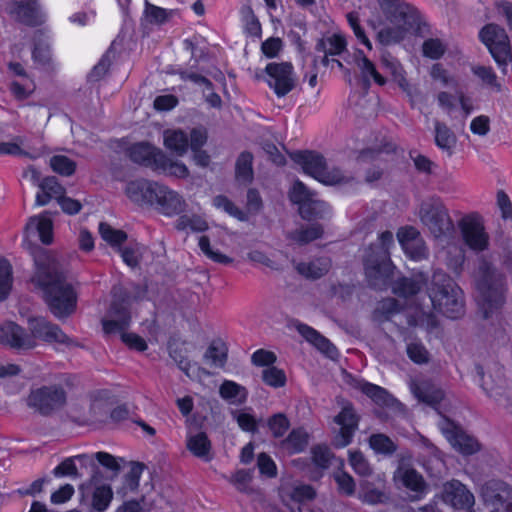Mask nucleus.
<instances>
[{
    "mask_svg": "<svg viewBox=\"0 0 512 512\" xmlns=\"http://www.w3.org/2000/svg\"><path fill=\"white\" fill-rule=\"evenodd\" d=\"M396 237L404 254L411 261L419 262L429 257V250L420 231L412 226L405 225L398 228Z\"/></svg>",
    "mask_w": 512,
    "mask_h": 512,
    "instance_id": "ddd939ff",
    "label": "nucleus"
},
{
    "mask_svg": "<svg viewBox=\"0 0 512 512\" xmlns=\"http://www.w3.org/2000/svg\"><path fill=\"white\" fill-rule=\"evenodd\" d=\"M403 485L412 492L424 493L426 491V482L423 476L414 468L406 469L402 474Z\"/></svg>",
    "mask_w": 512,
    "mask_h": 512,
    "instance_id": "864d4df0",
    "label": "nucleus"
},
{
    "mask_svg": "<svg viewBox=\"0 0 512 512\" xmlns=\"http://www.w3.org/2000/svg\"><path fill=\"white\" fill-rule=\"evenodd\" d=\"M108 314L111 318L101 320L103 332L107 335L127 333L131 324V313L129 308L120 301H113L110 305Z\"/></svg>",
    "mask_w": 512,
    "mask_h": 512,
    "instance_id": "dca6fc26",
    "label": "nucleus"
},
{
    "mask_svg": "<svg viewBox=\"0 0 512 512\" xmlns=\"http://www.w3.org/2000/svg\"><path fill=\"white\" fill-rule=\"evenodd\" d=\"M394 245L393 233L389 230L383 231L378 235L376 242H372L366 248V251L384 255L386 258L391 257V248Z\"/></svg>",
    "mask_w": 512,
    "mask_h": 512,
    "instance_id": "49530a36",
    "label": "nucleus"
},
{
    "mask_svg": "<svg viewBox=\"0 0 512 512\" xmlns=\"http://www.w3.org/2000/svg\"><path fill=\"white\" fill-rule=\"evenodd\" d=\"M476 289L479 292V307L483 312V317L488 319L505 303L506 277L494 269L486 267L476 281Z\"/></svg>",
    "mask_w": 512,
    "mask_h": 512,
    "instance_id": "0eeeda50",
    "label": "nucleus"
},
{
    "mask_svg": "<svg viewBox=\"0 0 512 512\" xmlns=\"http://www.w3.org/2000/svg\"><path fill=\"white\" fill-rule=\"evenodd\" d=\"M66 193L65 187L55 176H48L42 179L36 193L35 203L37 206H45L52 199L58 201Z\"/></svg>",
    "mask_w": 512,
    "mask_h": 512,
    "instance_id": "5701e85b",
    "label": "nucleus"
},
{
    "mask_svg": "<svg viewBox=\"0 0 512 512\" xmlns=\"http://www.w3.org/2000/svg\"><path fill=\"white\" fill-rule=\"evenodd\" d=\"M370 448L377 454L392 455L397 451V444L384 433H374L369 436Z\"/></svg>",
    "mask_w": 512,
    "mask_h": 512,
    "instance_id": "e433bc0d",
    "label": "nucleus"
},
{
    "mask_svg": "<svg viewBox=\"0 0 512 512\" xmlns=\"http://www.w3.org/2000/svg\"><path fill=\"white\" fill-rule=\"evenodd\" d=\"M208 140V133L204 127H194L190 130V150L197 165L207 167L210 163V156L203 150Z\"/></svg>",
    "mask_w": 512,
    "mask_h": 512,
    "instance_id": "b1692460",
    "label": "nucleus"
},
{
    "mask_svg": "<svg viewBox=\"0 0 512 512\" xmlns=\"http://www.w3.org/2000/svg\"><path fill=\"white\" fill-rule=\"evenodd\" d=\"M228 345L221 339L216 338L211 341L204 357L211 362V365L216 368H224L228 361Z\"/></svg>",
    "mask_w": 512,
    "mask_h": 512,
    "instance_id": "c756f323",
    "label": "nucleus"
},
{
    "mask_svg": "<svg viewBox=\"0 0 512 512\" xmlns=\"http://www.w3.org/2000/svg\"><path fill=\"white\" fill-rule=\"evenodd\" d=\"M446 495L455 509H471L475 504L474 495L467 487L459 481H453L446 488Z\"/></svg>",
    "mask_w": 512,
    "mask_h": 512,
    "instance_id": "393cba45",
    "label": "nucleus"
},
{
    "mask_svg": "<svg viewBox=\"0 0 512 512\" xmlns=\"http://www.w3.org/2000/svg\"><path fill=\"white\" fill-rule=\"evenodd\" d=\"M253 154L250 151L241 152L235 163V178L239 182L251 183L254 179Z\"/></svg>",
    "mask_w": 512,
    "mask_h": 512,
    "instance_id": "2f4dec72",
    "label": "nucleus"
},
{
    "mask_svg": "<svg viewBox=\"0 0 512 512\" xmlns=\"http://www.w3.org/2000/svg\"><path fill=\"white\" fill-rule=\"evenodd\" d=\"M429 297L433 308L446 318L459 319L465 313L463 291L447 273H433Z\"/></svg>",
    "mask_w": 512,
    "mask_h": 512,
    "instance_id": "39448f33",
    "label": "nucleus"
},
{
    "mask_svg": "<svg viewBox=\"0 0 512 512\" xmlns=\"http://www.w3.org/2000/svg\"><path fill=\"white\" fill-rule=\"evenodd\" d=\"M333 454L326 445H316L311 449L312 462L318 468H329Z\"/></svg>",
    "mask_w": 512,
    "mask_h": 512,
    "instance_id": "e2e57ef3",
    "label": "nucleus"
},
{
    "mask_svg": "<svg viewBox=\"0 0 512 512\" xmlns=\"http://www.w3.org/2000/svg\"><path fill=\"white\" fill-rule=\"evenodd\" d=\"M186 446L193 456L206 462L212 460V444L205 432L201 431L189 436L186 441Z\"/></svg>",
    "mask_w": 512,
    "mask_h": 512,
    "instance_id": "cd10ccee",
    "label": "nucleus"
},
{
    "mask_svg": "<svg viewBox=\"0 0 512 512\" xmlns=\"http://www.w3.org/2000/svg\"><path fill=\"white\" fill-rule=\"evenodd\" d=\"M220 397L231 403L242 405L248 399L246 387L232 380H224L219 387Z\"/></svg>",
    "mask_w": 512,
    "mask_h": 512,
    "instance_id": "7c9ffc66",
    "label": "nucleus"
},
{
    "mask_svg": "<svg viewBox=\"0 0 512 512\" xmlns=\"http://www.w3.org/2000/svg\"><path fill=\"white\" fill-rule=\"evenodd\" d=\"M113 499V491L109 485L97 487L92 494V508L96 512H105Z\"/></svg>",
    "mask_w": 512,
    "mask_h": 512,
    "instance_id": "de8ad7c7",
    "label": "nucleus"
},
{
    "mask_svg": "<svg viewBox=\"0 0 512 512\" xmlns=\"http://www.w3.org/2000/svg\"><path fill=\"white\" fill-rule=\"evenodd\" d=\"M50 167L55 173L69 177L75 173L77 164L65 155H54L50 158Z\"/></svg>",
    "mask_w": 512,
    "mask_h": 512,
    "instance_id": "3c124183",
    "label": "nucleus"
},
{
    "mask_svg": "<svg viewBox=\"0 0 512 512\" xmlns=\"http://www.w3.org/2000/svg\"><path fill=\"white\" fill-rule=\"evenodd\" d=\"M30 334L13 321L0 325V344L16 350H29L36 346V339L47 343L69 344L70 338L63 330L44 317H31L28 320Z\"/></svg>",
    "mask_w": 512,
    "mask_h": 512,
    "instance_id": "f03ea898",
    "label": "nucleus"
},
{
    "mask_svg": "<svg viewBox=\"0 0 512 512\" xmlns=\"http://www.w3.org/2000/svg\"><path fill=\"white\" fill-rule=\"evenodd\" d=\"M334 480L337 483L340 493L351 496L355 493L356 483L353 477L344 470L334 474Z\"/></svg>",
    "mask_w": 512,
    "mask_h": 512,
    "instance_id": "774afa93",
    "label": "nucleus"
},
{
    "mask_svg": "<svg viewBox=\"0 0 512 512\" xmlns=\"http://www.w3.org/2000/svg\"><path fill=\"white\" fill-rule=\"evenodd\" d=\"M459 229L465 245L472 251L483 252L489 247V235L478 214H469L459 221Z\"/></svg>",
    "mask_w": 512,
    "mask_h": 512,
    "instance_id": "f8f14e48",
    "label": "nucleus"
},
{
    "mask_svg": "<svg viewBox=\"0 0 512 512\" xmlns=\"http://www.w3.org/2000/svg\"><path fill=\"white\" fill-rule=\"evenodd\" d=\"M421 290V283L418 280L406 276L399 277L392 286L395 295L409 298L417 295Z\"/></svg>",
    "mask_w": 512,
    "mask_h": 512,
    "instance_id": "58836bf2",
    "label": "nucleus"
},
{
    "mask_svg": "<svg viewBox=\"0 0 512 512\" xmlns=\"http://www.w3.org/2000/svg\"><path fill=\"white\" fill-rule=\"evenodd\" d=\"M25 234H37L42 244L51 245L54 240V224L49 212L44 211L38 216L30 217L25 225Z\"/></svg>",
    "mask_w": 512,
    "mask_h": 512,
    "instance_id": "aec40b11",
    "label": "nucleus"
},
{
    "mask_svg": "<svg viewBox=\"0 0 512 512\" xmlns=\"http://www.w3.org/2000/svg\"><path fill=\"white\" fill-rule=\"evenodd\" d=\"M479 40L486 46L499 68H505L512 58L506 30L496 23H488L479 31Z\"/></svg>",
    "mask_w": 512,
    "mask_h": 512,
    "instance_id": "9d476101",
    "label": "nucleus"
},
{
    "mask_svg": "<svg viewBox=\"0 0 512 512\" xmlns=\"http://www.w3.org/2000/svg\"><path fill=\"white\" fill-rule=\"evenodd\" d=\"M360 58L358 60V67L361 70L363 78L369 83V78H372L379 86H384L387 82L386 78L382 76L376 69L374 63L363 53L359 51Z\"/></svg>",
    "mask_w": 512,
    "mask_h": 512,
    "instance_id": "37998d69",
    "label": "nucleus"
},
{
    "mask_svg": "<svg viewBox=\"0 0 512 512\" xmlns=\"http://www.w3.org/2000/svg\"><path fill=\"white\" fill-rule=\"evenodd\" d=\"M179 217L175 222V228L178 231H186L187 229H190L192 232H205L208 230L209 226L208 223L199 215H181L178 214Z\"/></svg>",
    "mask_w": 512,
    "mask_h": 512,
    "instance_id": "ea45409f",
    "label": "nucleus"
},
{
    "mask_svg": "<svg viewBox=\"0 0 512 512\" xmlns=\"http://www.w3.org/2000/svg\"><path fill=\"white\" fill-rule=\"evenodd\" d=\"M35 270L31 282L43 293V300L57 318L72 315L77 308L78 294L53 258L44 250L34 256Z\"/></svg>",
    "mask_w": 512,
    "mask_h": 512,
    "instance_id": "f257e3e1",
    "label": "nucleus"
},
{
    "mask_svg": "<svg viewBox=\"0 0 512 512\" xmlns=\"http://www.w3.org/2000/svg\"><path fill=\"white\" fill-rule=\"evenodd\" d=\"M346 18L358 42L364 45L368 50H372V43L366 35L365 29L360 24L358 12L351 11L347 13Z\"/></svg>",
    "mask_w": 512,
    "mask_h": 512,
    "instance_id": "4d7b16f0",
    "label": "nucleus"
},
{
    "mask_svg": "<svg viewBox=\"0 0 512 512\" xmlns=\"http://www.w3.org/2000/svg\"><path fill=\"white\" fill-rule=\"evenodd\" d=\"M386 19L393 25L403 29L408 35L424 36L428 33V24L420 11L412 4L403 0H377Z\"/></svg>",
    "mask_w": 512,
    "mask_h": 512,
    "instance_id": "423d86ee",
    "label": "nucleus"
},
{
    "mask_svg": "<svg viewBox=\"0 0 512 512\" xmlns=\"http://www.w3.org/2000/svg\"><path fill=\"white\" fill-rule=\"evenodd\" d=\"M349 464L359 476L368 477L372 474L371 465L360 450L349 452Z\"/></svg>",
    "mask_w": 512,
    "mask_h": 512,
    "instance_id": "6e6d98bb",
    "label": "nucleus"
},
{
    "mask_svg": "<svg viewBox=\"0 0 512 512\" xmlns=\"http://www.w3.org/2000/svg\"><path fill=\"white\" fill-rule=\"evenodd\" d=\"M265 71L269 77L268 85L278 98L286 96L293 90L295 83L291 63H268Z\"/></svg>",
    "mask_w": 512,
    "mask_h": 512,
    "instance_id": "2eb2a0df",
    "label": "nucleus"
},
{
    "mask_svg": "<svg viewBox=\"0 0 512 512\" xmlns=\"http://www.w3.org/2000/svg\"><path fill=\"white\" fill-rule=\"evenodd\" d=\"M295 268L303 277L317 280L329 272L331 260L328 257H318L309 262H299Z\"/></svg>",
    "mask_w": 512,
    "mask_h": 512,
    "instance_id": "bb28decb",
    "label": "nucleus"
},
{
    "mask_svg": "<svg viewBox=\"0 0 512 512\" xmlns=\"http://www.w3.org/2000/svg\"><path fill=\"white\" fill-rule=\"evenodd\" d=\"M360 417L351 403L344 405L334 417V422L340 426L334 440L336 448H345L353 442L354 435L359 427Z\"/></svg>",
    "mask_w": 512,
    "mask_h": 512,
    "instance_id": "4468645a",
    "label": "nucleus"
},
{
    "mask_svg": "<svg viewBox=\"0 0 512 512\" xmlns=\"http://www.w3.org/2000/svg\"><path fill=\"white\" fill-rule=\"evenodd\" d=\"M246 213L249 215H257L264 208L262 196L257 188H249L246 193Z\"/></svg>",
    "mask_w": 512,
    "mask_h": 512,
    "instance_id": "69168bd1",
    "label": "nucleus"
},
{
    "mask_svg": "<svg viewBox=\"0 0 512 512\" xmlns=\"http://www.w3.org/2000/svg\"><path fill=\"white\" fill-rule=\"evenodd\" d=\"M361 392L369 397L376 405L389 406L392 401L391 394L383 387L370 383L364 382L360 387Z\"/></svg>",
    "mask_w": 512,
    "mask_h": 512,
    "instance_id": "4c0bfd02",
    "label": "nucleus"
},
{
    "mask_svg": "<svg viewBox=\"0 0 512 512\" xmlns=\"http://www.w3.org/2000/svg\"><path fill=\"white\" fill-rule=\"evenodd\" d=\"M413 393L420 402L433 408L439 406L445 397L444 391L430 381H422L419 384H415Z\"/></svg>",
    "mask_w": 512,
    "mask_h": 512,
    "instance_id": "a878e982",
    "label": "nucleus"
},
{
    "mask_svg": "<svg viewBox=\"0 0 512 512\" xmlns=\"http://www.w3.org/2000/svg\"><path fill=\"white\" fill-rule=\"evenodd\" d=\"M435 144L449 155L452 154V149L456 144L453 131L446 124L439 121L435 122Z\"/></svg>",
    "mask_w": 512,
    "mask_h": 512,
    "instance_id": "72a5a7b5",
    "label": "nucleus"
},
{
    "mask_svg": "<svg viewBox=\"0 0 512 512\" xmlns=\"http://www.w3.org/2000/svg\"><path fill=\"white\" fill-rule=\"evenodd\" d=\"M297 331L308 343L313 345L324 355L332 358L333 354L337 352L335 345L313 327L299 323L297 325Z\"/></svg>",
    "mask_w": 512,
    "mask_h": 512,
    "instance_id": "4be33fe9",
    "label": "nucleus"
},
{
    "mask_svg": "<svg viewBox=\"0 0 512 512\" xmlns=\"http://www.w3.org/2000/svg\"><path fill=\"white\" fill-rule=\"evenodd\" d=\"M471 72L487 88L497 93L502 91V85L498 81L497 74L491 66L473 65L471 66Z\"/></svg>",
    "mask_w": 512,
    "mask_h": 512,
    "instance_id": "f704fd0d",
    "label": "nucleus"
},
{
    "mask_svg": "<svg viewBox=\"0 0 512 512\" xmlns=\"http://www.w3.org/2000/svg\"><path fill=\"white\" fill-rule=\"evenodd\" d=\"M363 268L369 286L374 289H382L392 280L396 267L391 257L386 258L384 255L365 250Z\"/></svg>",
    "mask_w": 512,
    "mask_h": 512,
    "instance_id": "9b49d317",
    "label": "nucleus"
},
{
    "mask_svg": "<svg viewBox=\"0 0 512 512\" xmlns=\"http://www.w3.org/2000/svg\"><path fill=\"white\" fill-rule=\"evenodd\" d=\"M291 158L302 167L306 174L317 180L323 177L327 163L322 154L310 150L296 151L292 154Z\"/></svg>",
    "mask_w": 512,
    "mask_h": 512,
    "instance_id": "6ab92c4d",
    "label": "nucleus"
},
{
    "mask_svg": "<svg viewBox=\"0 0 512 512\" xmlns=\"http://www.w3.org/2000/svg\"><path fill=\"white\" fill-rule=\"evenodd\" d=\"M267 427L274 438L283 437L290 428V421L286 414L275 413L267 419Z\"/></svg>",
    "mask_w": 512,
    "mask_h": 512,
    "instance_id": "5fc2aeb1",
    "label": "nucleus"
},
{
    "mask_svg": "<svg viewBox=\"0 0 512 512\" xmlns=\"http://www.w3.org/2000/svg\"><path fill=\"white\" fill-rule=\"evenodd\" d=\"M262 380L267 386L277 389L286 385L287 377L284 370L272 366L262 371Z\"/></svg>",
    "mask_w": 512,
    "mask_h": 512,
    "instance_id": "13d9d810",
    "label": "nucleus"
},
{
    "mask_svg": "<svg viewBox=\"0 0 512 512\" xmlns=\"http://www.w3.org/2000/svg\"><path fill=\"white\" fill-rule=\"evenodd\" d=\"M289 200L300 207L303 203L314 197V193L300 180H296L288 193Z\"/></svg>",
    "mask_w": 512,
    "mask_h": 512,
    "instance_id": "bf43d9fd",
    "label": "nucleus"
},
{
    "mask_svg": "<svg viewBox=\"0 0 512 512\" xmlns=\"http://www.w3.org/2000/svg\"><path fill=\"white\" fill-rule=\"evenodd\" d=\"M127 198L140 207H153L166 217L183 213L186 202L168 186L144 178L131 180L126 184Z\"/></svg>",
    "mask_w": 512,
    "mask_h": 512,
    "instance_id": "7ed1b4c3",
    "label": "nucleus"
},
{
    "mask_svg": "<svg viewBox=\"0 0 512 512\" xmlns=\"http://www.w3.org/2000/svg\"><path fill=\"white\" fill-rule=\"evenodd\" d=\"M13 286V268L11 263L0 257V302L8 298Z\"/></svg>",
    "mask_w": 512,
    "mask_h": 512,
    "instance_id": "a19ab883",
    "label": "nucleus"
},
{
    "mask_svg": "<svg viewBox=\"0 0 512 512\" xmlns=\"http://www.w3.org/2000/svg\"><path fill=\"white\" fill-rule=\"evenodd\" d=\"M447 50L446 44L439 38H428L421 46L423 57L431 60L441 59Z\"/></svg>",
    "mask_w": 512,
    "mask_h": 512,
    "instance_id": "8fccbe9b",
    "label": "nucleus"
},
{
    "mask_svg": "<svg viewBox=\"0 0 512 512\" xmlns=\"http://www.w3.org/2000/svg\"><path fill=\"white\" fill-rule=\"evenodd\" d=\"M327 209L328 205L326 202L316 200L314 197L298 207L301 218L306 221H313L323 218L324 214L327 212Z\"/></svg>",
    "mask_w": 512,
    "mask_h": 512,
    "instance_id": "c9c22d12",
    "label": "nucleus"
},
{
    "mask_svg": "<svg viewBox=\"0 0 512 512\" xmlns=\"http://www.w3.org/2000/svg\"><path fill=\"white\" fill-rule=\"evenodd\" d=\"M9 14L29 27L40 26L45 21L38 0L14 1L9 8Z\"/></svg>",
    "mask_w": 512,
    "mask_h": 512,
    "instance_id": "f3484780",
    "label": "nucleus"
},
{
    "mask_svg": "<svg viewBox=\"0 0 512 512\" xmlns=\"http://www.w3.org/2000/svg\"><path fill=\"white\" fill-rule=\"evenodd\" d=\"M444 432L451 445L463 455H473L481 448L480 443L475 437L468 435L453 421H448V427Z\"/></svg>",
    "mask_w": 512,
    "mask_h": 512,
    "instance_id": "a211bd4d",
    "label": "nucleus"
},
{
    "mask_svg": "<svg viewBox=\"0 0 512 512\" xmlns=\"http://www.w3.org/2000/svg\"><path fill=\"white\" fill-rule=\"evenodd\" d=\"M198 246L205 256H207L209 259L216 263L230 264L233 261L232 258H230L229 256L219 251H214L211 248L210 239L206 235L200 236Z\"/></svg>",
    "mask_w": 512,
    "mask_h": 512,
    "instance_id": "052dcab7",
    "label": "nucleus"
},
{
    "mask_svg": "<svg viewBox=\"0 0 512 512\" xmlns=\"http://www.w3.org/2000/svg\"><path fill=\"white\" fill-rule=\"evenodd\" d=\"M163 144L173 155L182 157L190 149V133L180 128L166 129L163 132Z\"/></svg>",
    "mask_w": 512,
    "mask_h": 512,
    "instance_id": "412c9836",
    "label": "nucleus"
},
{
    "mask_svg": "<svg viewBox=\"0 0 512 512\" xmlns=\"http://www.w3.org/2000/svg\"><path fill=\"white\" fill-rule=\"evenodd\" d=\"M253 472V469H237L228 478V482L240 493L250 494L252 492L250 484L253 480Z\"/></svg>",
    "mask_w": 512,
    "mask_h": 512,
    "instance_id": "a18cd8bd",
    "label": "nucleus"
},
{
    "mask_svg": "<svg viewBox=\"0 0 512 512\" xmlns=\"http://www.w3.org/2000/svg\"><path fill=\"white\" fill-rule=\"evenodd\" d=\"M99 233L101 238L112 247H121L127 239L128 235L121 229H115L106 222L99 224Z\"/></svg>",
    "mask_w": 512,
    "mask_h": 512,
    "instance_id": "79ce46f5",
    "label": "nucleus"
},
{
    "mask_svg": "<svg viewBox=\"0 0 512 512\" xmlns=\"http://www.w3.org/2000/svg\"><path fill=\"white\" fill-rule=\"evenodd\" d=\"M127 156L133 163L157 174L178 179H185L189 175V169L183 162L171 159L160 148L147 141L131 144L127 148Z\"/></svg>",
    "mask_w": 512,
    "mask_h": 512,
    "instance_id": "20e7f679",
    "label": "nucleus"
},
{
    "mask_svg": "<svg viewBox=\"0 0 512 512\" xmlns=\"http://www.w3.org/2000/svg\"><path fill=\"white\" fill-rule=\"evenodd\" d=\"M257 468L260 475L266 478H275L278 474L275 461L266 452H261L257 455Z\"/></svg>",
    "mask_w": 512,
    "mask_h": 512,
    "instance_id": "0e129e2a",
    "label": "nucleus"
},
{
    "mask_svg": "<svg viewBox=\"0 0 512 512\" xmlns=\"http://www.w3.org/2000/svg\"><path fill=\"white\" fill-rule=\"evenodd\" d=\"M24 401L33 413L50 417L65 407L67 392L60 384L32 387Z\"/></svg>",
    "mask_w": 512,
    "mask_h": 512,
    "instance_id": "6e6552de",
    "label": "nucleus"
},
{
    "mask_svg": "<svg viewBox=\"0 0 512 512\" xmlns=\"http://www.w3.org/2000/svg\"><path fill=\"white\" fill-rule=\"evenodd\" d=\"M347 42L345 38L338 34H333L328 38H320L315 44L317 53H326L331 56L342 54L346 50Z\"/></svg>",
    "mask_w": 512,
    "mask_h": 512,
    "instance_id": "473e14b6",
    "label": "nucleus"
},
{
    "mask_svg": "<svg viewBox=\"0 0 512 512\" xmlns=\"http://www.w3.org/2000/svg\"><path fill=\"white\" fill-rule=\"evenodd\" d=\"M213 204L216 208L225 211L228 215L237 219L238 221H248L247 213L236 206L235 203L225 195L215 196L213 199Z\"/></svg>",
    "mask_w": 512,
    "mask_h": 512,
    "instance_id": "c03bdc74",
    "label": "nucleus"
},
{
    "mask_svg": "<svg viewBox=\"0 0 512 512\" xmlns=\"http://www.w3.org/2000/svg\"><path fill=\"white\" fill-rule=\"evenodd\" d=\"M144 14L151 24L161 25L168 21L170 13L167 9L145 1Z\"/></svg>",
    "mask_w": 512,
    "mask_h": 512,
    "instance_id": "680f3d73",
    "label": "nucleus"
},
{
    "mask_svg": "<svg viewBox=\"0 0 512 512\" xmlns=\"http://www.w3.org/2000/svg\"><path fill=\"white\" fill-rule=\"evenodd\" d=\"M420 220L437 239L453 232L454 224L445 205L439 198H431L421 204Z\"/></svg>",
    "mask_w": 512,
    "mask_h": 512,
    "instance_id": "1a4fd4ad",
    "label": "nucleus"
},
{
    "mask_svg": "<svg viewBox=\"0 0 512 512\" xmlns=\"http://www.w3.org/2000/svg\"><path fill=\"white\" fill-rule=\"evenodd\" d=\"M406 352L408 358L415 364H425L429 360V353L420 341L407 344Z\"/></svg>",
    "mask_w": 512,
    "mask_h": 512,
    "instance_id": "338daca9",
    "label": "nucleus"
},
{
    "mask_svg": "<svg viewBox=\"0 0 512 512\" xmlns=\"http://www.w3.org/2000/svg\"><path fill=\"white\" fill-rule=\"evenodd\" d=\"M323 234V226L319 223H314L307 227L296 230L292 234V239L299 244H308L314 240L321 238Z\"/></svg>",
    "mask_w": 512,
    "mask_h": 512,
    "instance_id": "09e8293b",
    "label": "nucleus"
},
{
    "mask_svg": "<svg viewBox=\"0 0 512 512\" xmlns=\"http://www.w3.org/2000/svg\"><path fill=\"white\" fill-rule=\"evenodd\" d=\"M407 35L403 29L394 25L393 27H384L377 32L376 40L382 46H389L403 41Z\"/></svg>",
    "mask_w": 512,
    "mask_h": 512,
    "instance_id": "603ef678",
    "label": "nucleus"
},
{
    "mask_svg": "<svg viewBox=\"0 0 512 512\" xmlns=\"http://www.w3.org/2000/svg\"><path fill=\"white\" fill-rule=\"evenodd\" d=\"M309 434L303 427L293 428L282 441V447L290 454L304 452L309 444Z\"/></svg>",
    "mask_w": 512,
    "mask_h": 512,
    "instance_id": "c85d7f7f",
    "label": "nucleus"
}]
</instances>
